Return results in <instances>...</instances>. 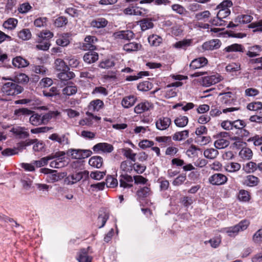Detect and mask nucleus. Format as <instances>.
I'll use <instances>...</instances> for the list:
<instances>
[{
    "instance_id": "8fccbe9b",
    "label": "nucleus",
    "mask_w": 262,
    "mask_h": 262,
    "mask_svg": "<svg viewBox=\"0 0 262 262\" xmlns=\"http://www.w3.org/2000/svg\"><path fill=\"white\" fill-rule=\"evenodd\" d=\"M249 63L251 64H255L253 67V69L255 71L262 70V56L259 58L251 59L249 60Z\"/></svg>"
},
{
    "instance_id": "052dcab7",
    "label": "nucleus",
    "mask_w": 262,
    "mask_h": 262,
    "mask_svg": "<svg viewBox=\"0 0 262 262\" xmlns=\"http://www.w3.org/2000/svg\"><path fill=\"white\" fill-rule=\"evenodd\" d=\"M114 60L107 59L100 62L99 67L102 69H109L115 66Z\"/></svg>"
},
{
    "instance_id": "6e6552de",
    "label": "nucleus",
    "mask_w": 262,
    "mask_h": 262,
    "mask_svg": "<svg viewBox=\"0 0 262 262\" xmlns=\"http://www.w3.org/2000/svg\"><path fill=\"white\" fill-rule=\"evenodd\" d=\"M228 181L227 177L221 173H216L209 177V182L213 185H222Z\"/></svg>"
},
{
    "instance_id": "dca6fc26",
    "label": "nucleus",
    "mask_w": 262,
    "mask_h": 262,
    "mask_svg": "<svg viewBox=\"0 0 262 262\" xmlns=\"http://www.w3.org/2000/svg\"><path fill=\"white\" fill-rule=\"evenodd\" d=\"M137 98L136 96L130 95L124 97L121 101V105L124 108H129L134 105Z\"/></svg>"
},
{
    "instance_id": "f3484780",
    "label": "nucleus",
    "mask_w": 262,
    "mask_h": 262,
    "mask_svg": "<svg viewBox=\"0 0 262 262\" xmlns=\"http://www.w3.org/2000/svg\"><path fill=\"white\" fill-rule=\"evenodd\" d=\"M134 33L130 30H124L114 33L113 36L116 39L130 40L134 37Z\"/></svg>"
},
{
    "instance_id": "79ce46f5",
    "label": "nucleus",
    "mask_w": 262,
    "mask_h": 262,
    "mask_svg": "<svg viewBox=\"0 0 262 262\" xmlns=\"http://www.w3.org/2000/svg\"><path fill=\"white\" fill-rule=\"evenodd\" d=\"M188 135L189 132L188 130L178 132L172 136V139L174 141H182L186 139L188 137Z\"/></svg>"
},
{
    "instance_id": "2f4dec72",
    "label": "nucleus",
    "mask_w": 262,
    "mask_h": 262,
    "mask_svg": "<svg viewBox=\"0 0 262 262\" xmlns=\"http://www.w3.org/2000/svg\"><path fill=\"white\" fill-rule=\"evenodd\" d=\"M253 19V17L249 14H240L234 19V22L239 24H248Z\"/></svg>"
},
{
    "instance_id": "6e6d98bb",
    "label": "nucleus",
    "mask_w": 262,
    "mask_h": 262,
    "mask_svg": "<svg viewBox=\"0 0 262 262\" xmlns=\"http://www.w3.org/2000/svg\"><path fill=\"white\" fill-rule=\"evenodd\" d=\"M17 22L16 19L11 18L4 23L3 26L8 30H12L16 27Z\"/></svg>"
},
{
    "instance_id": "423d86ee",
    "label": "nucleus",
    "mask_w": 262,
    "mask_h": 262,
    "mask_svg": "<svg viewBox=\"0 0 262 262\" xmlns=\"http://www.w3.org/2000/svg\"><path fill=\"white\" fill-rule=\"evenodd\" d=\"M40 171L41 173L48 174L46 179L49 183H53L58 182L63 178V176L57 173V171L55 170L44 168L40 169Z\"/></svg>"
},
{
    "instance_id": "412c9836",
    "label": "nucleus",
    "mask_w": 262,
    "mask_h": 262,
    "mask_svg": "<svg viewBox=\"0 0 262 262\" xmlns=\"http://www.w3.org/2000/svg\"><path fill=\"white\" fill-rule=\"evenodd\" d=\"M83 58L86 63L89 64L93 63L98 59V54L97 52L93 51H90L85 53Z\"/></svg>"
},
{
    "instance_id": "37998d69",
    "label": "nucleus",
    "mask_w": 262,
    "mask_h": 262,
    "mask_svg": "<svg viewBox=\"0 0 262 262\" xmlns=\"http://www.w3.org/2000/svg\"><path fill=\"white\" fill-rule=\"evenodd\" d=\"M219 155V151L212 148H207L204 151V156L205 158L209 159H214Z\"/></svg>"
},
{
    "instance_id": "13d9d810",
    "label": "nucleus",
    "mask_w": 262,
    "mask_h": 262,
    "mask_svg": "<svg viewBox=\"0 0 262 262\" xmlns=\"http://www.w3.org/2000/svg\"><path fill=\"white\" fill-rule=\"evenodd\" d=\"M140 26L142 31H145L147 29L152 28L154 24L151 20L148 19H143L139 21Z\"/></svg>"
},
{
    "instance_id": "7ed1b4c3",
    "label": "nucleus",
    "mask_w": 262,
    "mask_h": 262,
    "mask_svg": "<svg viewBox=\"0 0 262 262\" xmlns=\"http://www.w3.org/2000/svg\"><path fill=\"white\" fill-rule=\"evenodd\" d=\"M249 225V221L244 220L233 226L222 228L220 232L227 234L229 236L235 237L240 231L246 230Z\"/></svg>"
},
{
    "instance_id": "5701e85b",
    "label": "nucleus",
    "mask_w": 262,
    "mask_h": 262,
    "mask_svg": "<svg viewBox=\"0 0 262 262\" xmlns=\"http://www.w3.org/2000/svg\"><path fill=\"white\" fill-rule=\"evenodd\" d=\"M211 13L208 10H205L202 12L197 13L194 15V18L198 21L204 22L209 21L210 20Z\"/></svg>"
},
{
    "instance_id": "864d4df0",
    "label": "nucleus",
    "mask_w": 262,
    "mask_h": 262,
    "mask_svg": "<svg viewBox=\"0 0 262 262\" xmlns=\"http://www.w3.org/2000/svg\"><path fill=\"white\" fill-rule=\"evenodd\" d=\"M82 179L81 174L80 172H77L68 176L66 180L68 181V184H73L77 182L80 181Z\"/></svg>"
},
{
    "instance_id": "e433bc0d",
    "label": "nucleus",
    "mask_w": 262,
    "mask_h": 262,
    "mask_svg": "<svg viewBox=\"0 0 262 262\" xmlns=\"http://www.w3.org/2000/svg\"><path fill=\"white\" fill-rule=\"evenodd\" d=\"M239 156L243 160H250L253 156V152L249 148L243 147L239 152Z\"/></svg>"
},
{
    "instance_id": "39448f33",
    "label": "nucleus",
    "mask_w": 262,
    "mask_h": 262,
    "mask_svg": "<svg viewBox=\"0 0 262 262\" xmlns=\"http://www.w3.org/2000/svg\"><path fill=\"white\" fill-rule=\"evenodd\" d=\"M239 110V107H229L222 109H218L217 108H211L210 111V116L212 117H218L220 116L222 113L226 114L232 118L231 116H234V112L237 111Z\"/></svg>"
},
{
    "instance_id": "473e14b6",
    "label": "nucleus",
    "mask_w": 262,
    "mask_h": 262,
    "mask_svg": "<svg viewBox=\"0 0 262 262\" xmlns=\"http://www.w3.org/2000/svg\"><path fill=\"white\" fill-rule=\"evenodd\" d=\"M142 47V45L136 42H132L126 43L123 46L124 50L128 52L137 51Z\"/></svg>"
},
{
    "instance_id": "603ef678",
    "label": "nucleus",
    "mask_w": 262,
    "mask_h": 262,
    "mask_svg": "<svg viewBox=\"0 0 262 262\" xmlns=\"http://www.w3.org/2000/svg\"><path fill=\"white\" fill-rule=\"evenodd\" d=\"M123 156L130 161L135 162L136 161V154L134 153L132 149L129 148H124L122 149Z\"/></svg>"
},
{
    "instance_id": "7c9ffc66",
    "label": "nucleus",
    "mask_w": 262,
    "mask_h": 262,
    "mask_svg": "<svg viewBox=\"0 0 262 262\" xmlns=\"http://www.w3.org/2000/svg\"><path fill=\"white\" fill-rule=\"evenodd\" d=\"M241 168V165L237 162H229L227 163L225 166V170L230 173L236 172L238 171Z\"/></svg>"
},
{
    "instance_id": "9b49d317",
    "label": "nucleus",
    "mask_w": 262,
    "mask_h": 262,
    "mask_svg": "<svg viewBox=\"0 0 262 262\" xmlns=\"http://www.w3.org/2000/svg\"><path fill=\"white\" fill-rule=\"evenodd\" d=\"M93 150L96 152L102 151L104 153H110L113 151L114 147L107 143H99L93 146Z\"/></svg>"
},
{
    "instance_id": "f03ea898",
    "label": "nucleus",
    "mask_w": 262,
    "mask_h": 262,
    "mask_svg": "<svg viewBox=\"0 0 262 262\" xmlns=\"http://www.w3.org/2000/svg\"><path fill=\"white\" fill-rule=\"evenodd\" d=\"M2 79L10 80L3 84L1 90L3 93L5 95L7 96H15L23 92L24 90L23 87L15 82L11 78L3 77Z\"/></svg>"
},
{
    "instance_id": "f257e3e1",
    "label": "nucleus",
    "mask_w": 262,
    "mask_h": 262,
    "mask_svg": "<svg viewBox=\"0 0 262 262\" xmlns=\"http://www.w3.org/2000/svg\"><path fill=\"white\" fill-rule=\"evenodd\" d=\"M64 156L65 152L63 151L56 152L54 155H50L39 160L35 161L34 164L37 167H41L47 165L49 161H51L50 163L51 167L60 168L64 167L67 164Z\"/></svg>"
},
{
    "instance_id": "9d476101",
    "label": "nucleus",
    "mask_w": 262,
    "mask_h": 262,
    "mask_svg": "<svg viewBox=\"0 0 262 262\" xmlns=\"http://www.w3.org/2000/svg\"><path fill=\"white\" fill-rule=\"evenodd\" d=\"M171 123V119L167 117H160L156 122V128L160 130L167 129Z\"/></svg>"
},
{
    "instance_id": "49530a36",
    "label": "nucleus",
    "mask_w": 262,
    "mask_h": 262,
    "mask_svg": "<svg viewBox=\"0 0 262 262\" xmlns=\"http://www.w3.org/2000/svg\"><path fill=\"white\" fill-rule=\"evenodd\" d=\"M174 122L177 126L183 127L188 124V119L186 116H180L174 119Z\"/></svg>"
},
{
    "instance_id": "a18cd8bd",
    "label": "nucleus",
    "mask_w": 262,
    "mask_h": 262,
    "mask_svg": "<svg viewBox=\"0 0 262 262\" xmlns=\"http://www.w3.org/2000/svg\"><path fill=\"white\" fill-rule=\"evenodd\" d=\"M58 114L59 113L57 111H49L41 116L42 123L43 124H47L52 118L57 116Z\"/></svg>"
},
{
    "instance_id": "393cba45",
    "label": "nucleus",
    "mask_w": 262,
    "mask_h": 262,
    "mask_svg": "<svg viewBox=\"0 0 262 262\" xmlns=\"http://www.w3.org/2000/svg\"><path fill=\"white\" fill-rule=\"evenodd\" d=\"M108 21L105 18L98 17L93 20L91 23V25L94 28L100 29L106 27Z\"/></svg>"
},
{
    "instance_id": "c85d7f7f",
    "label": "nucleus",
    "mask_w": 262,
    "mask_h": 262,
    "mask_svg": "<svg viewBox=\"0 0 262 262\" xmlns=\"http://www.w3.org/2000/svg\"><path fill=\"white\" fill-rule=\"evenodd\" d=\"M49 138L56 142H57L60 144L65 145L68 143V139L64 135L60 136L57 134H53L50 136Z\"/></svg>"
},
{
    "instance_id": "e2e57ef3",
    "label": "nucleus",
    "mask_w": 262,
    "mask_h": 262,
    "mask_svg": "<svg viewBox=\"0 0 262 262\" xmlns=\"http://www.w3.org/2000/svg\"><path fill=\"white\" fill-rule=\"evenodd\" d=\"M247 108L250 111H258L262 108V102L260 101L252 102L247 105Z\"/></svg>"
},
{
    "instance_id": "4d7b16f0",
    "label": "nucleus",
    "mask_w": 262,
    "mask_h": 262,
    "mask_svg": "<svg viewBox=\"0 0 262 262\" xmlns=\"http://www.w3.org/2000/svg\"><path fill=\"white\" fill-rule=\"evenodd\" d=\"M151 194L150 189L148 187H144L137 191L138 197L144 198L149 196Z\"/></svg>"
},
{
    "instance_id": "cd10ccee",
    "label": "nucleus",
    "mask_w": 262,
    "mask_h": 262,
    "mask_svg": "<svg viewBox=\"0 0 262 262\" xmlns=\"http://www.w3.org/2000/svg\"><path fill=\"white\" fill-rule=\"evenodd\" d=\"M225 52H238L243 53L245 52V48L241 44L233 43L224 48Z\"/></svg>"
},
{
    "instance_id": "09e8293b",
    "label": "nucleus",
    "mask_w": 262,
    "mask_h": 262,
    "mask_svg": "<svg viewBox=\"0 0 262 262\" xmlns=\"http://www.w3.org/2000/svg\"><path fill=\"white\" fill-rule=\"evenodd\" d=\"M17 36L23 40H28L31 38L32 34L29 29H24L18 32Z\"/></svg>"
},
{
    "instance_id": "4be33fe9",
    "label": "nucleus",
    "mask_w": 262,
    "mask_h": 262,
    "mask_svg": "<svg viewBox=\"0 0 262 262\" xmlns=\"http://www.w3.org/2000/svg\"><path fill=\"white\" fill-rule=\"evenodd\" d=\"M103 102L100 99H96L92 101L89 106L88 109L89 111L98 112L103 106Z\"/></svg>"
},
{
    "instance_id": "0eeeda50",
    "label": "nucleus",
    "mask_w": 262,
    "mask_h": 262,
    "mask_svg": "<svg viewBox=\"0 0 262 262\" xmlns=\"http://www.w3.org/2000/svg\"><path fill=\"white\" fill-rule=\"evenodd\" d=\"M93 250L91 247L81 249L78 253L77 259L79 262H92Z\"/></svg>"
},
{
    "instance_id": "a211bd4d",
    "label": "nucleus",
    "mask_w": 262,
    "mask_h": 262,
    "mask_svg": "<svg viewBox=\"0 0 262 262\" xmlns=\"http://www.w3.org/2000/svg\"><path fill=\"white\" fill-rule=\"evenodd\" d=\"M207 59L204 57L193 59L190 64V68L192 70H196L204 67L207 64Z\"/></svg>"
},
{
    "instance_id": "72a5a7b5",
    "label": "nucleus",
    "mask_w": 262,
    "mask_h": 262,
    "mask_svg": "<svg viewBox=\"0 0 262 262\" xmlns=\"http://www.w3.org/2000/svg\"><path fill=\"white\" fill-rule=\"evenodd\" d=\"M86 115L88 116V117L85 118L84 119L81 121L80 124L82 125H86L90 126L93 124V119L96 121L100 119V117L97 116H94L92 113L90 112H87L86 113Z\"/></svg>"
},
{
    "instance_id": "1a4fd4ad",
    "label": "nucleus",
    "mask_w": 262,
    "mask_h": 262,
    "mask_svg": "<svg viewBox=\"0 0 262 262\" xmlns=\"http://www.w3.org/2000/svg\"><path fill=\"white\" fill-rule=\"evenodd\" d=\"M154 108V104L147 100H144L139 103L134 107V112L137 114H141L144 112L149 111Z\"/></svg>"
},
{
    "instance_id": "4c0bfd02",
    "label": "nucleus",
    "mask_w": 262,
    "mask_h": 262,
    "mask_svg": "<svg viewBox=\"0 0 262 262\" xmlns=\"http://www.w3.org/2000/svg\"><path fill=\"white\" fill-rule=\"evenodd\" d=\"M134 162L129 160L122 161L120 164V169L125 172H130L133 169Z\"/></svg>"
},
{
    "instance_id": "338daca9",
    "label": "nucleus",
    "mask_w": 262,
    "mask_h": 262,
    "mask_svg": "<svg viewBox=\"0 0 262 262\" xmlns=\"http://www.w3.org/2000/svg\"><path fill=\"white\" fill-rule=\"evenodd\" d=\"M106 184L107 187L114 188L118 184V180L111 176H108L106 180Z\"/></svg>"
},
{
    "instance_id": "a19ab883",
    "label": "nucleus",
    "mask_w": 262,
    "mask_h": 262,
    "mask_svg": "<svg viewBox=\"0 0 262 262\" xmlns=\"http://www.w3.org/2000/svg\"><path fill=\"white\" fill-rule=\"evenodd\" d=\"M38 38L37 42L41 43L42 40H48L53 36V34L49 31H42L37 34Z\"/></svg>"
},
{
    "instance_id": "680f3d73",
    "label": "nucleus",
    "mask_w": 262,
    "mask_h": 262,
    "mask_svg": "<svg viewBox=\"0 0 262 262\" xmlns=\"http://www.w3.org/2000/svg\"><path fill=\"white\" fill-rule=\"evenodd\" d=\"M221 243V238L220 237H215L211 238L209 241H206L204 242L205 244L209 243L210 246L213 248H216L218 247Z\"/></svg>"
},
{
    "instance_id": "f704fd0d",
    "label": "nucleus",
    "mask_w": 262,
    "mask_h": 262,
    "mask_svg": "<svg viewBox=\"0 0 262 262\" xmlns=\"http://www.w3.org/2000/svg\"><path fill=\"white\" fill-rule=\"evenodd\" d=\"M257 169H258V164L252 161L247 163L243 166V170L247 173L253 172Z\"/></svg>"
},
{
    "instance_id": "c03bdc74",
    "label": "nucleus",
    "mask_w": 262,
    "mask_h": 262,
    "mask_svg": "<svg viewBox=\"0 0 262 262\" xmlns=\"http://www.w3.org/2000/svg\"><path fill=\"white\" fill-rule=\"evenodd\" d=\"M229 144V141L225 138H219L214 142V145L217 149H223L227 147Z\"/></svg>"
},
{
    "instance_id": "5fc2aeb1",
    "label": "nucleus",
    "mask_w": 262,
    "mask_h": 262,
    "mask_svg": "<svg viewBox=\"0 0 262 262\" xmlns=\"http://www.w3.org/2000/svg\"><path fill=\"white\" fill-rule=\"evenodd\" d=\"M55 66L56 69L59 71H64L67 70H69L64 61L61 59H56L55 61Z\"/></svg>"
},
{
    "instance_id": "774afa93",
    "label": "nucleus",
    "mask_w": 262,
    "mask_h": 262,
    "mask_svg": "<svg viewBox=\"0 0 262 262\" xmlns=\"http://www.w3.org/2000/svg\"><path fill=\"white\" fill-rule=\"evenodd\" d=\"M249 28L254 29V32H262V20L250 24L249 25Z\"/></svg>"
},
{
    "instance_id": "a878e982",
    "label": "nucleus",
    "mask_w": 262,
    "mask_h": 262,
    "mask_svg": "<svg viewBox=\"0 0 262 262\" xmlns=\"http://www.w3.org/2000/svg\"><path fill=\"white\" fill-rule=\"evenodd\" d=\"M11 132L14 134L18 136L20 138H26L29 137V133L26 131V128L23 127L17 126L13 127L11 129Z\"/></svg>"
},
{
    "instance_id": "2eb2a0df",
    "label": "nucleus",
    "mask_w": 262,
    "mask_h": 262,
    "mask_svg": "<svg viewBox=\"0 0 262 262\" xmlns=\"http://www.w3.org/2000/svg\"><path fill=\"white\" fill-rule=\"evenodd\" d=\"M221 45V41L218 39H215L205 42L202 47L203 50L208 51L216 50L220 47Z\"/></svg>"
},
{
    "instance_id": "0e129e2a",
    "label": "nucleus",
    "mask_w": 262,
    "mask_h": 262,
    "mask_svg": "<svg viewBox=\"0 0 262 262\" xmlns=\"http://www.w3.org/2000/svg\"><path fill=\"white\" fill-rule=\"evenodd\" d=\"M151 84L148 81H143L142 82L140 83L138 86L137 88L139 91H148L151 89Z\"/></svg>"
},
{
    "instance_id": "3c124183",
    "label": "nucleus",
    "mask_w": 262,
    "mask_h": 262,
    "mask_svg": "<svg viewBox=\"0 0 262 262\" xmlns=\"http://www.w3.org/2000/svg\"><path fill=\"white\" fill-rule=\"evenodd\" d=\"M81 152V149H71L67 151V154L73 159H83V156Z\"/></svg>"
},
{
    "instance_id": "c9c22d12",
    "label": "nucleus",
    "mask_w": 262,
    "mask_h": 262,
    "mask_svg": "<svg viewBox=\"0 0 262 262\" xmlns=\"http://www.w3.org/2000/svg\"><path fill=\"white\" fill-rule=\"evenodd\" d=\"M75 76L73 72L64 71L58 74L57 77L61 81H68L73 78Z\"/></svg>"
},
{
    "instance_id": "20e7f679",
    "label": "nucleus",
    "mask_w": 262,
    "mask_h": 262,
    "mask_svg": "<svg viewBox=\"0 0 262 262\" xmlns=\"http://www.w3.org/2000/svg\"><path fill=\"white\" fill-rule=\"evenodd\" d=\"M32 111L26 108H22L15 110L14 114L17 116L21 115L30 116L29 118L30 123L34 126H38L43 124L41 115L38 114H32Z\"/></svg>"
},
{
    "instance_id": "bb28decb",
    "label": "nucleus",
    "mask_w": 262,
    "mask_h": 262,
    "mask_svg": "<svg viewBox=\"0 0 262 262\" xmlns=\"http://www.w3.org/2000/svg\"><path fill=\"white\" fill-rule=\"evenodd\" d=\"M103 158L100 156L92 157L89 161V164L90 165L96 168H101L103 165Z\"/></svg>"
},
{
    "instance_id": "bf43d9fd",
    "label": "nucleus",
    "mask_w": 262,
    "mask_h": 262,
    "mask_svg": "<svg viewBox=\"0 0 262 262\" xmlns=\"http://www.w3.org/2000/svg\"><path fill=\"white\" fill-rule=\"evenodd\" d=\"M62 93L66 96H71L76 93L77 87L74 85H68L62 89Z\"/></svg>"
},
{
    "instance_id": "ea45409f",
    "label": "nucleus",
    "mask_w": 262,
    "mask_h": 262,
    "mask_svg": "<svg viewBox=\"0 0 262 262\" xmlns=\"http://www.w3.org/2000/svg\"><path fill=\"white\" fill-rule=\"evenodd\" d=\"M69 37L70 34L69 33L62 34L56 40L57 45L61 47L67 46L70 43Z\"/></svg>"
},
{
    "instance_id": "c756f323",
    "label": "nucleus",
    "mask_w": 262,
    "mask_h": 262,
    "mask_svg": "<svg viewBox=\"0 0 262 262\" xmlns=\"http://www.w3.org/2000/svg\"><path fill=\"white\" fill-rule=\"evenodd\" d=\"M14 67L18 68H25L29 65V61L21 56H17L12 61Z\"/></svg>"
},
{
    "instance_id": "b1692460",
    "label": "nucleus",
    "mask_w": 262,
    "mask_h": 262,
    "mask_svg": "<svg viewBox=\"0 0 262 262\" xmlns=\"http://www.w3.org/2000/svg\"><path fill=\"white\" fill-rule=\"evenodd\" d=\"M192 40L190 39H184L179 41L172 45V47L177 49L186 50V49L191 46Z\"/></svg>"
},
{
    "instance_id": "4468645a",
    "label": "nucleus",
    "mask_w": 262,
    "mask_h": 262,
    "mask_svg": "<svg viewBox=\"0 0 262 262\" xmlns=\"http://www.w3.org/2000/svg\"><path fill=\"white\" fill-rule=\"evenodd\" d=\"M133 179L127 174H121L119 177L120 186L123 188H130L133 186Z\"/></svg>"
},
{
    "instance_id": "de8ad7c7",
    "label": "nucleus",
    "mask_w": 262,
    "mask_h": 262,
    "mask_svg": "<svg viewBox=\"0 0 262 262\" xmlns=\"http://www.w3.org/2000/svg\"><path fill=\"white\" fill-rule=\"evenodd\" d=\"M149 43L152 46H159L162 41V38L157 35L152 34L148 38Z\"/></svg>"
},
{
    "instance_id": "6ab92c4d",
    "label": "nucleus",
    "mask_w": 262,
    "mask_h": 262,
    "mask_svg": "<svg viewBox=\"0 0 262 262\" xmlns=\"http://www.w3.org/2000/svg\"><path fill=\"white\" fill-rule=\"evenodd\" d=\"M262 51V47L259 45H254L248 47L246 55L250 58L258 56Z\"/></svg>"
},
{
    "instance_id": "ddd939ff",
    "label": "nucleus",
    "mask_w": 262,
    "mask_h": 262,
    "mask_svg": "<svg viewBox=\"0 0 262 262\" xmlns=\"http://www.w3.org/2000/svg\"><path fill=\"white\" fill-rule=\"evenodd\" d=\"M220 96H222L221 101L223 104L227 106H231L234 104L235 101L234 95L232 92H226L220 94Z\"/></svg>"
},
{
    "instance_id": "69168bd1",
    "label": "nucleus",
    "mask_w": 262,
    "mask_h": 262,
    "mask_svg": "<svg viewBox=\"0 0 262 262\" xmlns=\"http://www.w3.org/2000/svg\"><path fill=\"white\" fill-rule=\"evenodd\" d=\"M195 141L201 145H205L210 142V138L209 137L199 136L195 138Z\"/></svg>"
},
{
    "instance_id": "aec40b11",
    "label": "nucleus",
    "mask_w": 262,
    "mask_h": 262,
    "mask_svg": "<svg viewBox=\"0 0 262 262\" xmlns=\"http://www.w3.org/2000/svg\"><path fill=\"white\" fill-rule=\"evenodd\" d=\"M84 41L86 42L83 46L85 48L84 49H88L90 51H94L96 49V47L93 45V43L97 41V38L95 36H86Z\"/></svg>"
},
{
    "instance_id": "f8f14e48",
    "label": "nucleus",
    "mask_w": 262,
    "mask_h": 262,
    "mask_svg": "<svg viewBox=\"0 0 262 262\" xmlns=\"http://www.w3.org/2000/svg\"><path fill=\"white\" fill-rule=\"evenodd\" d=\"M222 80L221 76L219 74L204 77L202 80L203 85L205 86H210L211 85L218 83Z\"/></svg>"
},
{
    "instance_id": "58836bf2",
    "label": "nucleus",
    "mask_w": 262,
    "mask_h": 262,
    "mask_svg": "<svg viewBox=\"0 0 262 262\" xmlns=\"http://www.w3.org/2000/svg\"><path fill=\"white\" fill-rule=\"evenodd\" d=\"M259 183V179L253 175L247 176L245 179L244 184L250 187L256 186Z\"/></svg>"
}]
</instances>
